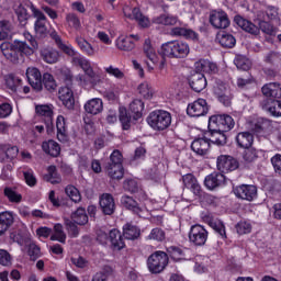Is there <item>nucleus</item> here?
<instances>
[{
	"instance_id": "f257e3e1",
	"label": "nucleus",
	"mask_w": 281,
	"mask_h": 281,
	"mask_svg": "<svg viewBox=\"0 0 281 281\" xmlns=\"http://www.w3.org/2000/svg\"><path fill=\"white\" fill-rule=\"evenodd\" d=\"M1 53L7 60L13 63V65H19L23 63L25 58L23 56H32L33 50L30 44L25 41L15 40L13 43L3 42L0 45Z\"/></svg>"
},
{
	"instance_id": "f03ea898",
	"label": "nucleus",
	"mask_w": 281,
	"mask_h": 281,
	"mask_svg": "<svg viewBox=\"0 0 281 281\" xmlns=\"http://www.w3.org/2000/svg\"><path fill=\"white\" fill-rule=\"evenodd\" d=\"M234 21L236 25H238V27L244 30V32L251 34L252 36H258V34H260V30L261 32H263V34H268L269 36H276V27H273V25H271V23L267 21H260L259 26H256V24H254L251 21L240 15H236L234 18Z\"/></svg>"
},
{
	"instance_id": "7ed1b4c3",
	"label": "nucleus",
	"mask_w": 281,
	"mask_h": 281,
	"mask_svg": "<svg viewBox=\"0 0 281 281\" xmlns=\"http://www.w3.org/2000/svg\"><path fill=\"white\" fill-rule=\"evenodd\" d=\"M158 54L167 58H186L190 54V46L186 42L171 41L162 44Z\"/></svg>"
},
{
	"instance_id": "20e7f679",
	"label": "nucleus",
	"mask_w": 281,
	"mask_h": 281,
	"mask_svg": "<svg viewBox=\"0 0 281 281\" xmlns=\"http://www.w3.org/2000/svg\"><path fill=\"white\" fill-rule=\"evenodd\" d=\"M147 124L153 131H166L172 124V114L166 110H155L147 116Z\"/></svg>"
},
{
	"instance_id": "39448f33",
	"label": "nucleus",
	"mask_w": 281,
	"mask_h": 281,
	"mask_svg": "<svg viewBox=\"0 0 281 281\" xmlns=\"http://www.w3.org/2000/svg\"><path fill=\"white\" fill-rule=\"evenodd\" d=\"M170 262L168 254L157 250L147 258V269L150 273H161Z\"/></svg>"
},
{
	"instance_id": "423d86ee",
	"label": "nucleus",
	"mask_w": 281,
	"mask_h": 281,
	"mask_svg": "<svg viewBox=\"0 0 281 281\" xmlns=\"http://www.w3.org/2000/svg\"><path fill=\"white\" fill-rule=\"evenodd\" d=\"M214 126L218 127L220 131L228 133V131L236 126V122L228 114H216L209 119V128H214Z\"/></svg>"
},
{
	"instance_id": "0eeeda50",
	"label": "nucleus",
	"mask_w": 281,
	"mask_h": 281,
	"mask_svg": "<svg viewBox=\"0 0 281 281\" xmlns=\"http://www.w3.org/2000/svg\"><path fill=\"white\" fill-rule=\"evenodd\" d=\"M207 229L204 226L195 224L191 226L189 232V240L195 247H203L207 243Z\"/></svg>"
},
{
	"instance_id": "6e6552de",
	"label": "nucleus",
	"mask_w": 281,
	"mask_h": 281,
	"mask_svg": "<svg viewBox=\"0 0 281 281\" xmlns=\"http://www.w3.org/2000/svg\"><path fill=\"white\" fill-rule=\"evenodd\" d=\"M209 111L210 105L207 104V101L205 99H198L188 104L187 115L190 117H203L204 115H207Z\"/></svg>"
},
{
	"instance_id": "1a4fd4ad",
	"label": "nucleus",
	"mask_w": 281,
	"mask_h": 281,
	"mask_svg": "<svg viewBox=\"0 0 281 281\" xmlns=\"http://www.w3.org/2000/svg\"><path fill=\"white\" fill-rule=\"evenodd\" d=\"M36 115L42 117L43 122L45 123L47 133L54 130V106L42 104L35 106Z\"/></svg>"
},
{
	"instance_id": "9d476101",
	"label": "nucleus",
	"mask_w": 281,
	"mask_h": 281,
	"mask_svg": "<svg viewBox=\"0 0 281 281\" xmlns=\"http://www.w3.org/2000/svg\"><path fill=\"white\" fill-rule=\"evenodd\" d=\"M71 58V64L75 67H80L82 71H85L88 78H95V71L91 67V61L87 59L85 56L80 55L76 49H74V55H68Z\"/></svg>"
},
{
	"instance_id": "9b49d317",
	"label": "nucleus",
	"mask_w": 281,
	"mask_h": 281,
	"mask_svg": "<svg viewBox=\"0 0 281 281\" xmlns=\"http://www.w3.org/2000/svg\"><path fill=\"white\" fill-rule=\"evenodd\" d=\"M233 192L237 199L241 201H254L258 196V188L254 184H240L233 189Z\"/></svg>"
},
{
	"instance_id": "f8f14e48",
	"label": "nucleus",
	"mask_w": 281,
	"mask_h": 281,
	"mask_svg": "<svg viewBox=\"0 0 281 281\" xmlns=\"http://www.w3.org/2000/svg\"><path fill=\"white\" fill-rule=\"evenodd\" d=\"M123 13L126 19H131L132 21H137L140 27H149L150 20L146 15H143L139 8H131L130 5L123 7Z\"/></svg>"
},
{
	"instance_id": "ddd939ff",
	"label": "nucleus",
	"mask_w": 281,
	"mask_h": 281,
	"mask_svg": "<svg viewBox=\"0 0 281 281\" xmlns=\"http://www.w3.org/2000/svg\"><path fill=\"white\" fill-rule=\"evenodd\" d=\"M211 25L215 27V30H227L229 25V15L223 10H214L210 13L209 19Z\"/></svg>"
},
{
	"instance_id": "4468645a",
	"label": "nucleus",
	"mask_w": 281,
	"mask_h": 281,
	"mask_svg": "<svg viewBox=\"0 0 281 281\" xmlns=\"http://www.w3.org/2000/svg\"><path fill=\"white\" fill-rule=\"evenodd\" d=\"M217 170L223 173L234 172L238 170V160L228 155H221L216 161Z\"/></svg>"
},
{
	"instance_id": "2eb2a0df",
	"label": "nucleus",
	"mask_w": 281,
	"mask_h": 281,
	"mask_svg": "<svg viewBox=\"0 0 281 281\" xmlns=\"http://www.w3.org/2000/svg\"><path fill=\"white\" fill-rule=\"evenodd\" d=\"M26 78L29 85H31L34 91H43V76L41 75V70L36 67H30L26 69Z\"/></svg>"
},
{
	"instance_id": "dca6fc26",
	"label": "nucleus",
	"mask_w": 281,
	"mask_h": 281,
	"mask_svg": "<svg viewBox=\"0 0 281 281\" xmlns=\"http://www.w3.org/2000/svg\"><path fill=\"white\" fill-rule=\"evenodd\" d=\"M260 108L266 111L272 117H281V101L265 98L260 101Z\"/></svg>"
},
{
	"instance_id": "f3484780",
	"label": "nucleus",
	"mask_w": 281,
	"mask_h": 281,
	"mask_svg": "<svg viewBox=\"0 0 281 281\" xmlns=\"http://www.w3.org/2000/svg\"><path fill=\"white\" fill-rule=\"evenodd\" d=\"M189 85L193 91L201 93V91L207 87V79L205 75L196 71L189 78Z\"/></svg>"
},
{
	"instance_id": "a211bd4d",
	"label": "nucleus",
	"mask_w": 281,
	"mask_h": 281,
	"mask_svg": "<svg viewBox=\"0 0 281 281\" xmlns=\"http://www.w3.org/2000/svg\"><path fill=\"white\" fill-rule=\"evenodd\" d=\"M210 132L205 135L209 138V143L215 144L216 146H225L227 144V135L221 128L209 127Z\"/></svg>"
},
{
	"instance_id": "6ab92c4d",
	"label": "nucleus",
	"mask_w": 281,
	"mask_h": 281,
	"mask_svg": "<svg viewBox=\"0 0 281 281\" xmlns=\"http://www.w3.org/2000/svg\"><path fill=\"white\" fill-rule=\"evenodd\" d=\"M135 41H139V35L120 36L116 40V47L121 52H133L135 47Z\"/></svg>"
},
{
	"instance_id": "aec40b11",
	"label": "nucleus",
	"mask_w": 281,
	"mask_h": 281,
	"mask_svg": "<svg viewBox=\"0 0 281 281\" xmlns=\"http://www.w3.org/2000/svg\"><path fill=\"white\" fill-rule=\"evenodd\" d=\"M99 205L103 214L111 216L115 212V200L110 193H103L100 196Z\"/></svg>"
},
{
	"instance_id": "412c9836",
	"label": "nucleus",
	"mask_w": 281,
	"mask_h": 281,
	"mask_svg": "<svg viewBox=\"0 0 281 281\" xmlns=\"http://www.w3.org/2000/svg\"><path fill=\"white\" fill-rule=\"evenodd\" d=\"M225 183V176L221 172H213L205 177L204 186L207 190H216Z\"/></svg>"
},
{
	"instance_id": "4be33fe9",
	"label": "nucleus",
	"mask_w": 281,
	"mask_h": 281,
	"mask_svg": "<svg viewBox=\"0 0 281 281\" xmlns=\"http://www.w3.org/2000/svg\"><path fill=\"white\" fill-rule=\"evenodd\" d=\"M83 109L89 115H100L104 111V102L100 98H93L85 103Z\"/></svg>"
},
{
	"instance_id": "5701e85b",
	"label": "nucleus",
	"mask_w": 281,
	"mask_h": 281,
	"mask_svg": "<svg viewBox=\"0 0 281 281\" xmlns=\"http://www.w3.org/2000/svg\"><path fill=\"white\" fill-rule=\"evenodd\" d=\"M188 251H190V249L181 248L179 246H169L167 248L168 256L171 258V260H175V262H179L181 260H190L191 257L188 256Z\"/></svg>"
},
{
	"instance_id": "b1692460",
	"label": "nucleus",
	"mask_w": 281,
	"mask_h": 281,
	"mask_svg": "<svg viewBox=\"0 0 281 281\" xmlns=\"http://www.w3.org/2000/svg\"><path fill=\"white\" fill-rule=\"evenodd\" d=\"M191 150L200 156L207 155V150H210V138L206 135L195 138L191 144Z\"/></svg>"
},
{
	"instance_id": "393cba45",
	"label": "nucleus",
	"mask_w": 281,
	"mask_h": 281,
	"mask_svg": "<svg viewBox=\"0 0 281 281\" xmlns=\"http://www.w3.org/2000/svg\"><path fill=\"white\" fill-rule=\"evenodd\" d=\"M109 240L113 251H122V249L126 247V244H124V238H122V233L116 228L109 232Z\"/></svg>"
},
{
	"instance_id": "a878e982",
	"label": "nucleus",
	"mask_w": 281,
	"mask_h": 281,
	"mask_svg": "<svg viewBox=\"0 0 281 281\" xmlns=\"http://www.w3.org/2000/svg\"><path fill=\"white\" fill-rule=\"evenodd\" d=\"M182 183L184 187H187L195 196H201V193L203 192L201 190V184H199V180H196V177L192 173H187L182 176Z\"/></svg>"
},
{
	"instance_id": "bb28decb",
	"label": "nucleus",
	"mask_w": 281,
	"mask_h": 281,
	"mask_svg": "<svg viewBox=\"0 0 281 281\" xmlns=\"http://www.w3.org/2000/svg\"><path fill=\"white\" fill-rule=\"evenodd\" d=\"M12 225H14V212H0V236H3Z\"/></svg>"
},
{
	"instance_id": "cd10ccee",
	"label": "nucleus",
	"mask_w": 281,
	"mask_h": 281,
	"mask_svg": "<svg viewBox=\"0 0 281 281\" xmlns=\"http://www.w3.org/2000/svg\"><path fill=\"white\" fill-rule=\"evenodd\" d=\"M58 94L60 102H63L66 109H74L76 104V99L74 98V91L69 87L60 88Z\"/></svg>"
},
{
	"instance_id": "c85d7f7f",
	"label": "nucleus",
	"mask_w": 281,
	"mask_h": 281,
	"mask_svg": "<svg viewBox=\"0 0 281 281\" xmlns=\"http://www.w3.org/2000/svg\"><path fill=\"white\" fill-rule=\"evenodd\" d=\"M262 94L265 98H274L280 99L281 98V83L279 82H270L266 83L261 88Z\"/></svg>"
},
{
	"instance_id": "c756f323",
	"label": "nucleus",
	"mask_w": 281,
	"mask_h": 281,
	"mask_svg": "<svg viewBox=\"0 0 281 281\" xmlns=\"http://www.w3.org/2000/svg\"><path fill=\"white\" fill-rule=\"evenodd\" d=\"M235 142L238 148H251L254 145V134L250 132H240L237 134Z\"/></svg>"
},
{
	"instance_id": "7c9ffc66",
	"label": "nucleus",
	"mask_w": 281,
	"mask_h": 281,
	"mask_svg": "<svg viewBox=\"0 0 281 281\" xmlns=\"http://www.w3.org/2000/svg\"><path fill=\"white\" fill-rule=\"evenodd\" d=\"M41 57L48 65H56L60 60V52L54 48H44L41 50Z\"/></svg>"
},
{
	"instance_id": "2f4dec72",
	"label": "nucleus",
	"mask_w": 281,
	"mask_h": 281,
	"mask_svg": "<svg viewBox=\"0 0 281 281\" xmlns=\"http://www.w3.org/2000/svg\"><path fill=\"white\" fill-rule=\"evenodd\" d=\"M56 128H57V139L59 142H67L69 139V134L67 132V123L65 122V116L59 115L56 120Z\"/></svg>"
},
{
	"instance_id": "473e14b6",
	"label": "nucleus",
	"mask_w": 281,
	"mask_h": 281,
	"mask_svg": "<svg viewBox=\"0 0 281 281\" xmlns=\"http://www.w3.org/2000/svg\"><path fill=\"white\" fill-rule=\"evenodd\" d=\"M153 23H156V25H181L179 18L167 13L154 18Z\"/></svg>"
},
{
	"instance_id": "72a5a7b5",
	"label": "nucleus",
	"mask_w": 281,
	"mask_h": 281,
	"mask_svg": "<svg viewBox=\"0 0 281 281\" xmlns=\"http://www.w3.org/2000/svg\"><path fill=\"white\" fill-rule=\"evenodd\" d=\"M50 38L55 41L58 49L66 54V56H74V46L71 44H65L56 31L50 32Z\"/></svg>"
},
{
	"instance_id": "f704fd0d",
	"label": "nucleus",
	"mask_w": 281,
	"mask_h": 281,
	"mask_svg": "<svg viewBox=\"0 0 281 281\" xmlns=\"http://www.w3.org/2000/svg\"><path fill=\"white\" fill-rule=\"evenodd\" d=\"M121 203L123 207H125L126 210H130L134 214H142V212H144V209H142V206H139L137 201H135V199H133L132 196L123 195L121 198Z\"/></svg>"
},
{
	"instance_id": "c9c22d12",
	"label": "nucleus",
	"mask_w": 281,
	"mask_h": 281,
	"mask_svg": "<svg viewBox=\"0 0 281 281\" xmlns=\"http://www.w3.org/2000/svg\"><path fill=\"white\" fill-rule=\"evenodd\" d=\"M123 236L126 240H137V238L142 236V229L131 223H127L123 226Z\"/></svg>"
},
{
	"instance_id": "e433bc0d",
	"label": "nucleus",
	"mask_w": 281,
	"mask_h": 281,
	"mask_svg": "<svg viewBox=\"0 0 281 281\" xmlns=\"http://www.w3.org/2000/svg\"><path fill=\"white\" fill-rule=\"evenodd\" d=\"M3 194L8 199L9 203L19 204L23 201V195L19 192L16 187H5L3 189Z\"/></svg>"
},
{
	"instance_id": "4c0bfd02",
	"label": "nucleus",
	"mask_w": 281,
	"mask_h": 281,
	"mask_svg": "<svg viewBox=\"0 0 281 281\" xmlns=\"http://www.w3.org/2000/svg\"><path fill=\"white\" fill-rule=\"evenodd\" d=\"M195 69L198 72L203 71L204 74H216V71H218V66L207 59H201L195 63Z\"/></svg>"
},
{
	"instance_id": "58836bf2",
	"label": "nucleus",
	"mask_w": 281,
	"mask_h": 281,
	"mask_svg": "<svg viewBox=\"0 0 281 281\" xmlns=\"http://www.w3.org/2000/svg\"><path fill=\"white\" fill-rule=\"evenodd\" d=\"M216 41H218L222 47H226L228 49H232V47L236 45V37L226 32H220L216 36Z\"/></svg>"
},
{
	"instance_id": "ea45409f",
	"label": "nucleus",
	"mask_w": 281,
	"mask_h": 281,
	"mask_svg": "<svg viewBox=\"0 0 281 281\" xmlns=\"http://www.w3.org/2000/svg\"><path fill=\"white\" fill-rule=\"evenodd\" d=\"M269 131H271V121L267 119H259L254 126V132L260 137H265Z\"/></svg>"
},
{
	"instance_id": "a19ab883",
	"label": "nucleus",
	"mask_w": 281,
	"mask_h": 281,
	"mask_svg": "<svg viewBox=\"0 0 281 281\" xmlns=\"http://www.w3.org/2000/svg\"><path fill=\"white\" fill-rule=\"evenodd\" d=\"M42 149L46 155H50V157H58L60 155V145L56 140L44 142Z\"/></svg>"
},
{
	"instance_id": "79ce46f5",
	"label": "nucleus",
	"mask_w": 281,
	"mask_h": 281,
	"mask_svg": "<svg viewBox=\"0 0 281 281\" xmlns=\"http://www.w3.org/2000/svg\"><path fill=\"white\" fill-rule=\"evenodd\" d=\"M172 36H183L184 38H191L192 41H195V38H199V35L196 32L181 27V26H176L171 30Z\"/></svg>"
},
{
	"instance_id": "37998d69",
	"label": "nucleus",
	"mask_w": 281,
	"mask_h": 281,
	"mask_svg": "<svg viewBox=\"0 0 281 281\" xmlns=\"http://www.w3.org/2000/svg\"><path fill=\"white\" fill-rule=\"evenodd\" d=\"M71 221H74L76 225H87L89 223V216L85 207L77 209V211L71 214Z\"/></svg>"
},
{
	"instance_id": "c03bdc74",
	"label": "nucleus",
	"mask_w": 281,
	"mask_h": 281,
	"mask_svg": "<svg viewBox=\"0 0 281 281\" xmlns=\"http://www.w3.org/2000/svg\"><path fill=\"white\" fill-rule=\"evenodd\" d=\"M105 170L111 179H123L124 167L122 165H106Z\"/></svg>"
},
{
	"instance_id": "a18cd8bd",
	"label": "nucleus",
	"mask_w": 281,
	"mask_h": 281,
	"mask_svg": "<svg viewBox=\"0 0 281 281\" xmlns=\"http://www.w3.org/2000/svg\"><path fill=\"white\" fill-rule=\"evenodd\" d=\"M143 52L146 58H148L153 65H157V63H159V57H157V53L155 52V48H153L149 40H145Z\"/></svg>"
},
{
	"instance_id": "49530a36",
	"label": "nucleus",
	"mask_w": 281,
	"mask_h": 281,
	"mask_svg": "<svg viewBox=\"0 0 281 281\" xmlns=\"http://www.w3.org/2000/svg\"><path fill=\"white\" fill-rule=\"evenodd\" d=\"M143 52L146 58H148L153 65H157V63H159V57H157V53L155 52V48H153L149 40H145Z\"/></svg>"
},
{
	"instance_id": "de8ad7c7",
	"label": "nucleus",
	"mask_w": 281,
	"mask_h": 281,
	"mask_svg": "<svg viewBox=\"0 0 281 281\" xmlns=\"http://www.w3.org/2000/svg\"><path fill=\"white\" fill-rule=\"evenodd\" d=\"M76 43L78 47L86 54L87 56H94L95 55V48L83 37H76Z\"/></svg>"
},
{
	"instance_id": "09e8293b",
	"label": "nucleus",
	"mask_w": 281,
	"mask_h": 281,
	"mask_svg": "<svg viewBox=\"0 0 281 281\" xmlns=\"http://www.w3.org/2000/svg\"><path fill=\"white\" fill-rule=\"evenodd\" d=\"M137 91L144 100H153V95H155V90L153 89V86L148 82H143L138 86Z\"/></svg>"
},
{
	"instance_id": "8fccbe9b",
	"label": "nucleus",
	"mask_w": 281,
	"mask_h": 281,
	"mask_svg": "<svg viewBox=\"0 0 281 281\" xmlns=\"http://www.w3.org/2000/svg\"><path fill=\"white\" fill-rule=\"evenodd\" d=\"M50 240H57V243H61V245L67 243V234H65L61 224L54 225V233L50 235Z\"/></svg>"
},
{
	"instance_id": "3c124183",
	"label": "nucleus",
	"mask_w": 281,
	"mask_h": 281,
	"mask_svg": "<svg viewBox=\"0 0 281 281\" xmlns=\"http://www.w3.org/2000/svg\"><path fill=\"white\" fill-rule=\"evenodd\" d=\"M45 181H48V183H60V175H58V171L56 170V166H49L47 168V173L44 176Z\"/></svg>"
},
{
	"instance_id": "603ef678",
	"label": "nucleus",
	"mask_w": 281,
	"mask_h": 281,
	"mask_svg": "<svg viewBox=\"0 0 281 281\" xmlns=\"http://www.w3.org/2000/svg\"><path fill=\"white\" fill-rule=\"evenodd\" d=\"M130 111L134 113V120H139L144 112V101L136 99L130 104Z\"/></svg>"
},
{
	"instance_id": "864d4df0",
	"label": "nucleus",
	"mask_w": 281,
	"mask_h": 281,
	"mask_svg": "<svg viewBox=\"0 0 281 281\" xmlns=\"http://www.w3.org/2000/svg\"><path fill=\"white\" fill-rule=\"evenodd\" d=\"M42 87H44L46 91H56V80L52 74L45 72L43 75Z\"/></svg>"
},
{
	"instance_id": "5fc2aeb1",
	"label": "nucleus",
	"mask_w": 281,
	"mask_h": 281,
	"mask_svg": "<svg viewBox=\"0 0 281 281\" xmlns=\"http://www.w3.org/2000/svg\"><path fill=\"white\" fill-rule=\"evenodd\" d=\"M105 74H108V76H111L112 78H115L116 80H124V78H126V75L124 74V71H122V69L110 65L108 67L103 68Z\"/></svg>"
},
{
	"instance_id": "6e6d98bb",
	"label": "nucleus",
	"mask_w": 281,
	"mask_h": 281,
	"mask_svg": "<svg viewBox=\"0 0 281 281\" xmlns=\"http://www.w3.org/2000/svg\"><path fill=\"white\" fill-rule=\"evenodd\" d=\"M147 240H156V243H164L166 240V232L159 227L153 228Z\"/></svg>"
},
{
	"instance_id": "4d7b16f0",
	"label": "nucleus",
	"mask_w": 281,
	"mask_h": 281,
	"mask_svg": "<svg viewBox=\"0 0 281 281\" xmlns=\"http://www.w3.org/2000/svg\"><path fill=\"white\" fill-rule=\"evenodd\" d=\"M12 37V25L8 21L0 22V41Z\"/></svg>"
},
{
	"instance_id": "13d9d810",
	"label": "nucleus",
	"mask_w": 281,
	"mask_h": 281,
	"mask_svg": "<svg viewBox=\"0 0 281 281\" xmlns=\"http://www.w3.org/2000/svg\"><path fill=\"white\" fill-rule=\"evenodd\" d=\"M66 23L68 27H71V30H80L82 27V24L80 23V18L76 15V13H68L66 15Z\"/></svg>"
},
{
	"instance_id": "bf43d9fd",
	"label": "nucleus",
	"mask_w": 281,
	"mask_h": 281,
	"mask_svg": "<svg viewBox=\"0 0 281 281\" xmlns=\"http://www.w3.org/2000/svg\"><path fill=\"white\" fill-rule=\"evenodd\" d=\"M21 82H23L21 78L14 75H8L5 77V85L8 89H10L11 91H16L19 87H21Z\"/></svg>"
},
{
	"instance_id": "052dcab7",
	"label": "nucleus",
	"mask_w": 281,
	"mask_h": 281,
	"mask_svg": "<svg viewBox=\"0 0 281 281\" xmlns=\"http://www.w3.org/2000/svg\"><path fill=\"white\" fill-rule=\"evenodd\" d=\"M237 69H241V71H248V69H250L251 67V61L243 56V55H238L235 60H234Z\"/></svg>"
},
{
	"instance_id": "680f3d73",
	"label": "nucleus",
	"mask_w": 281,
	"mask_h": 281,
	"mask_svg": "<svg viewBox=\"0 0 281 281\" xmlns=\"http://www.w3.org/2000/svg\"><path fill=\"white\" fill-rule=\"evenodd\" d=\"M65 192L74 203H80L82 201V196L80 195V191L74 186H67Z\"/></svg>"
},
{
	"instance_id": "e2e57ef3",
	"label": "nucleus",
	"mask_w": 281,
	"mask_h": 281,
	"mask_svg": "<svg viewBox=\"0 0 281 281\" xmlns=\"http://www.w3.org/2000/svg\"><path fill=\"white\" fill-rule=\"evenodd\" d=\"M47 21H35L34 30L36 36L40 38H44V36H47Z\"/></svg>"
},
{
	"instance_id": "0e129e2a",
	"label": "nucleus",
	"mask_w": 281,
	"mask_h": 281,
	"mask_svg": "<svg viewBox=\"0 0 281 281\" xmlns=\"http://www.w3.org/2000/svg\"><path fill=\"white\" fill-rule=\"evenodd\" d=\"M210 226L218 234L220 238L222 240H225L227 238V233L225 232V224L222 222H211Z\"/></svg>"
},
{
	"instance_id": "69168bd1",
	"label": "nucleus",
	"mask_w": 281,
	"mask_h": 281,
	"mask_svg": "<svg viewBox=\"0 0 281 281\" xmlns=\"http://www.w3.org/2000/svg\"><path fill=\"white\" fill-rule=\"evenodd\" d=\"M120 122L123 126L124 131H128L131 128V116L128 115V112L126 109H120Z\"/></svg>"
},
{
	"instance_id": "338daca9",
	"label": "nucleus",
	"mask_w": 281,
	"mask_h": 281,
	"mask_svg": "<svg viewBox=\"0 0 281 281\" xmlns=\"http://www.w3.org/2000/svg\"><path fill=\"white\" fill-rule=\"evenodd\" d=\"M236 232L240 236H243L245 234H251V223L246 222V221H241V222L237 223Z\"/></svg>"
},
{
	"instance_id": "774afa93",
	"label": "nucleus",
	"mask_w": 281,
	"mask_h": 281,
	"mask_svg": "<svg viewBox=\"0 0 281 281\" xmlns=\"http://www.w3.org/2000/svg\"><path fill=\"white\" fill-rule=\"evenodd\" d=\"M123 188H124V190H126V192H131L132 194H135V192H137L140 187L136 180L130 179V180L124 181Z\"/></svg>"
}]
</instances>
